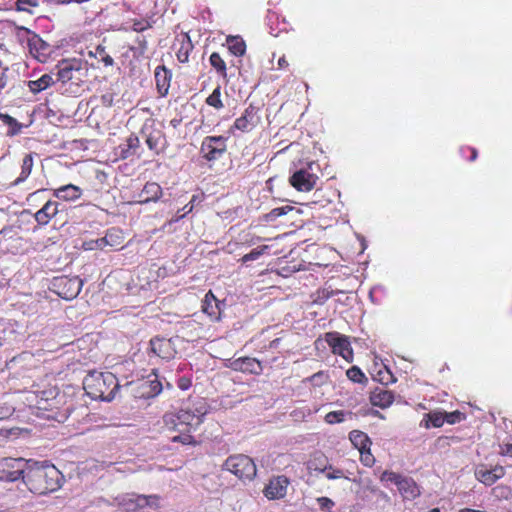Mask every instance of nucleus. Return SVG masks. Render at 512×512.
I'll list each match as a JSON object with an SVG mask.
<instances>
[{
	"label": "nucleus",
	"instance_id": "40",
	"mask_svg": "<svg viewBox=\"0 0 512 512\" xmlns=\"http://www.w3.org/2000/svg\"><path fill=\"white\" fill-rule=\"evenodd\" d=\"M346 375L349 380L355 383H364L367 381V377L358 366H352L346 371Z\"/></svg>",
	"mask_w": 512,
	"mask_h": 512
},
{
	"label": "nucleus",
	"instance_id": "23",
	"mask_svg": "<svg viewBox=\"0 0 512 512\" xmlns=\"http://www.w3.org/2000/svg\"><path fill=\"white\" fill-rule=\"evenodd\" d=\"M163 194L161 186L156 182H147L139 194L138 203L157 202Z\"/></svg>",
	"mask_w": 512,
	"mask_h": 512
},
{
	"label": "nucleus",
	"instance_id": "43",
	"mask_svg": "<svg viewBox=\"0 0 512 512\" xmlns=\"http://www.w3.org/2000/svg\"><path fill=\"white\" fill-rule=\"evenodd\" d=\"M466 416L464 413H462L459 410H455L452 412H445V422L448 424H456L460 423L461 421L465 420Z\"/></svg>",
	"mask_w": 512,
	"mask_h": 512
},
{
	"label": "nucleus",
	"instance_id": "42",
	"mask_svg": "<svg viewBox=\"0 0 512 512\" xmlns=\"http://www.w3.org/2000/svg\"><path fill=\"white\" fill-rule=\"evenodd\" d=\"M39 6L38 0H17L16 10L21 12L33 13V9Z\"/></svg>",
	"mask_w": 512,
	"mask_h": 512
},
{
	"label": "nucleus",
	"instance_id": "51",
	"mask_svg": "<svg viewBox=\"0 0 512 512\" xmlns=\"http://www.w3.org/2000/svg\"><path fill=\"white\" fill-rule=\"evenodd\" d=\"M317 502L322 510L331 509L334 506V502L328 497H319Z\"/></svg>",
	"mask_w": 512,
	"mask_h": 512
},
{
	"label": "nucleus",
	"instance_id": "4",
	"mask_svg": "<svg viewBox=\"0 0 512 512\" xmlns=\"http://www.w3.org/2000/svg\"><path fill=\"white\" fill-rule=\"evenodd\" d=\"M222 467L223 470L229 471L240 480H252L257 472L253 459L244 454L229 456Z\"/></svg>",
	"mask_w": 512,
	"mask_h": 512
},
{
	"label": "nucleus",
	"instance_id": "22",
	"mask_svg": "<svg viewBox=\"0 0 512 512\" xmlns=\"http://www.w3.org/2000/svg\"><path fill=\"white\" fill-rule=\"evenodd\" d=\"M155 496L145 495H132L123 499L122 505L127 512H137L138 509H143L152 504V500H156Z\"/></svg>",
	"mask_w": 512,
	"mask_h": 512
},
{
	"label": "nucleus",
	"instance_id": "1",
	"mask_svg": "<svg viewBox=\"0 0 512 512\" xmlns=\"http://www.w3.org/2000/svg\"><path fill=\"white\" fill-rule=\"evenodd\" d=\"M207 409L204 406L195 410L180 409L176 412H166L162 416V428L167 432H175L170 437L171 442L182 445L197 446L199 442L192 435L204 421Z\"/></svg>",
	"mask_w": 512,
	"mask_h": 512
},
{
	"label": "nucleus",
	"instance_id": "30",
	"mask_svg": "<svg viewBox=\"0 0 512 512\" xmlns=\"http://www.w3.org/2000/svg\"><path fill=\"white\" fill-rule=\"evenodd\" d=\"M228 50L235 56H243L246 52L245 41L240 36H229L226 39Z\"/></svg>",
	"mask_w": 512,
	"mask_h": 512
},
{
	"label": "nucleus",
	"instance_id": "52",
	"mask_svg": "<svg viewBox=\"0 0 512 512\" xmlns=\"http://www.w3.org/2000/svg\"><path fill=\"white\" fill-rule=\"evenodd\" d=\"M462 153L465 155L466 152L469 153V155L467 156V159L469 161H475L477 159V156H478V152H477V149L476 148H473V147H463L461 149Z\"/></svg>",
	"mask_w": 512,
	"mask_h": 512
},
{
	"label": "nucleus",
	"instance_id": "5",
	"mask_svg": "<svg viewBox=\"0 0 512 512\" xmlns=\"http://www.w3.org/2000/svg\"><path fill=\"white\" fill-rule=\"evenodd\" d=\"M324 340L331 348V352L334 355L342 357L347 362L353 361L354 352L349 336L332 331L324 334Z\"/></svg>",
	"mask_w": 512,
	"mask_h": 512
},
{
	"label": "nucleus",
	"instance_id": "48",
	"mask_svg": "<svg viewBox=\"0 0 512 512\" xmlns=\"http://www.w3.org/2000/svg\"><path fill=\"white\" fill-rule=\"evenodd\" d=\"M151 27L147 20H135L132 24V30L136 32H143Z\"/></svg>",
	"mask_w": 512,
	"mask_h": 512
},
{
	"label": "nucleus",
	"instance_id": "49",
	"mask_svg": "<svg viewBox=\"0 0 512 512\" xmlns=\"http://www.w3.org/2000/svg\"><path fill=\"white\" fill-rule=\"evenodd\" d=\"M100 103L104 107H112L114 104V94L107 92L100 97Z\"/></svg>",
	"mask_w": 512,
	"mask_h": 512
},
{
	"label": "nucleus",
	"instance_id": "19",
	"mask_svg": "<svg viewBox=\"0 0 512 512\" xmlns=\"http://www.w3.org/2000/svg\"><path fill=\"white\" fill-rule=\"evenodd\" d=\"M156 89L161 97H165L170 88L172 72L164 65L157 66L154 71Z\"/></svg>",
	"mask_w": 512,
	"mask_h": 512
},
{
	"label": "nucleus",
	"instance_id": "45",
	"mask_svg": "<svg viewBox=\"0 0 512 512\" xmlns=\"http://www.w3.org/2000/svg\"><path fill=\"white\" fill-rule=\"evenodd\" d=\"M360 461L366 467H372L375 464V457L371 453V448L359 451Z\"/></svg>",
	"mask_w": 512,
	"mask_h": 512
},
{
	"label": "nucleus",
	"instance_id": "10",
	"mask_svg": "<svg viewBox=\"0 0 512 512\" xmlns=\"http://www.w3.org/2000/svg\"><path fill=\"white\" fill-rule=\"evenodd\" d=\"M56 293L65 300L77 297L82 289V280L78 277H61L55 280Z\"/></svg>",
	"mask_w": 512,
	"mask_h": 512
},
{
	"label": "nucleus",
	"instance_id": "18",
	"mask_svg": "<svg viewBox=\"0 0 512 512\" xmlns=\"http://www.w3.org/2000/svg\"><path fill=\"white\" fill-rule=\"evenodd\" d=\"M60 204L57 201L48 200L41 209L34 213V219L39 226H46L59 213Z\"/></svg>",
	"mask_w": 512,
	"mask_h": 512
},
{
	"label": "nucleus",
	"instance_id": "47",
	"mask_svg": "<svg viewBox=\"0 0 512 512\" xmlns=\"http://www.w3.org/2000/svg\"><path fill=\"white\" fill-rule=\"evenodd\" d=\"M326 477L330 480L340 479L344 477V472L341 469H334L331 465L327 466Z\"/></svg>",
	"mask_w": 512,
	"mask_h": 512
},
{
	"label": "nucleus",
	"instance_id": "36",
	"mask_svg": "<svg viewBox=\"0 0 512 512\" xmlns=\"http://www.w3.org/2000/svg\"><path fill=\"white\" fill-rule=\"evenodd\" d=\"M57 68H58L57 81L66 83L73 78L74 68L69 62H67V61L61 62L57 66Z\"/></svg>",
	"mask_w": 512,
	"mask_h": 512
},
{
	"label": "nucleus",
	"instance_id": "7",
	"mask_svg": "<svg viewBox=\"0 0 512 512\" xmlns=\"http://www.w3.org/2000/svg\"><path fill=\"white\" fill-rule=\"evenodd\" d=\"M28 462L23 458H4L0 460V480L13 482L23 479Z\"/></svg>",
	"mask_w": 512,
	"mask_h": 512
},
{
	"label": "nucleus",
	"instance_id": "6",
	"mask_svg": "<svg viewBox=\"0 0 512 512\" xmlns=\"http://www.w3.org/2000/svg\"><path fill=\"white\" fill-rule=\"evenodd\" d=\"M131 386L135 397L140 399L154 398L159 395L163 389L155 369H153L152 373L146 378L131 383Z\"/></svg>",
	"mask_w": 512,
	"mask_h": 512
},
{
	"label": "nucleus",
	"instance_id": "25",
	"mask_svg": "<svg viewBox=\"0 0 512 512\" xmlns=\"http://www.w3.org/2000/svg\"><path fill=\"white\" fill-rule=\"evenodd\" d=\"M398 491L405 499H415L420 495L417 483L410 477L403 476L398 483Z\"/></svg>",
	"mask_w": 512,
	"mask_h": 512
},
{
	"label": "nucleus",
	"instance_id": "46",
	"mask_svg": "<svg viewBox=\"0 0 512 512\" xmlns=\"http://www.w3.org/2000/svg\"><path fill=\"white\" fill-rule=\"evenodd\" d=\"M403 476L399 473L393 472V471H384L380 476L381 482H392L396 486H398L399 481L401 480Z\"/></svg>",
	"mask_w": 512,
	"mask_h": 512
},
{
	"label": "nucleus",
	"instance_id": "37",
	"mask_svg": "<svg viewBox=\"0 0 512 512\" xmlns=\"http://www.w3.org/2000/svg\"><path fill=\"white\" fill-rule=\"evenodd\" d=\"M0 120L7 126H9V130L7 132L8 136H15L20 133L22 129V125L12 116L4 113H0Z\"/></svg>",
	"mask_w": 512,
	"mask_h": 512
},
{
	"label": "nucleus",
	"instance_id": "13",
	"mask_svg": "<svg viewBox=\"0 0 512 512\" xmlns=\"http://www.w3.org/2000/svg\"><path fill=\"white\" fill-rule=\"evenodd\" d=\"M149 344L150 352L163 360H171L177 354V350L170 339L153 337Z\"/></svg>",
	"mask_w": 512,
	"mask_h": 512
},
{
	"label": "nucleus",
	"instance_id": "55",
	"mask_svg": "<svg viewBox=\"0 0 512 512\" xmlns=\"http://www.w3.org/2000/svg\"><path fill=\"white\" fill-rule=\"evenodd\" d=\"M193 210V204L192 203H187L184 207H183V211H184V214L182 215H178L175 219V221H178L180 219H182L186 214L192 212Z\"/></svg>",
	"mask_w": 512,
	"mask_h": 512
},
{
	"label": "nucleus",
	"instance_id": "60",
	"mask_svg": "<svg viewBox=\"0 0 512 512\" xmlns=\"http://www.w3.org/2000/svg\"><path fill=\"white\" fill-rule=\"evenodd\" d=\"M459 512H487V511L475 510V509H471V508H462V509L459 510Z\"/></svg>",
	"mask_w": 512,
	"mask_h": 512
},
{
	"label": "nucleus",
	"instance_id": "9",
	"mask_svg": "<svg viewBox=\"0 0 512 512\" xmlns=\"http://www.w3.org/2000/svg\"><path fill=\"white\" fill-rule=\"evenodd\" d=\"M225 367L236 372H241L251 375H261L263 372L262 362L254 357H239L236 359H228L225 362Z\"/></svg>",
	"mask_w": 512,
	"mask_h": 512
},
{
	"label": "nucleus",
	"instance_id": "62",
	"mask_svg": "<svg viewBox=\"0 0 512 512\" xmlns=\"http://www.w3.org/2000/svg\"><path fill=\"white\" fill-rule=\"evenodd\" d=\"M197 199L198 197L196 195H193L189 203H192L194 205Z\"/></svg>",
	"mask_w": 512,
	"mask_h": 512
},
{
	"label": "nucleus",
	"instance_id": "58",
	"mask_svg": "<svg viewBox=\"0 0 512 512\" xmlns=\"http://www.w3.org/2000/svg\"><path fill=\"white\" fill-rule=\"evenodd\" d=\"M308 468H309V469H311V470L317 471V472H322V473H324V472H326V471H327V465H323V466H321V467H320V465H317V466H316V465L314 464V462H311V463L309 464V467H308Z\"/></svg>",
	"mask_w": 512,
	"mask_h": 512
},
{
	"label": "nucleus",
	"instance_id": "50",
	"mask_svg": "<svg viewBox=\"0 0 512 512\" xmlns=\"http://www.w3.org/2000/svg\"><path fill=\"white\" fill-rule=\"evenodd\" d=\"M83 247L85 250L103 249V245H100V238L84 242Z\"/></svg>",
	"mask_w": 512,
	"mask_h": 512
},
{
	"label": "nucleus",
	"instance_id": "63",
	"mask_svg": "<svg viewBox=\"0 0 512 512\" xmlns=\"http://www.w3.org/2000/svg\"><path fill=\"white\" fill-rule=\"evenodd\" d=\"M2 345V343L0 342V346Z\"/></svg>",
	"mask_w": 512,
	"mask_h": 512
},
{
	"label": "nucleus",
	"instance_id": "57",
	"mask_svg": "<svg viewBox=\"0 0 512 512\" xmlns=\"http://www.w3.org/2000/svg\"><path fill=\"white\" fill-rule=\"evenodd\" d=\"M277 65H278V69H287L289 67V62L286 59L285 55H283L282 57H280L278 59Z\"/></svg>",
	"mask_w": 512,
	"mask_h": 512
},
{
	"label": "nucleus",
	"instance_id": "44",
	"mask_svg": "<svg viewBox=\"0 0 512 512\" xmlns=\"http://www.w3.org/2000/svg\"><path fill=\"white\" fill-rule=\"evenodd\" d=\"M95 56L98 57L105 66H112L114 64L113 58L106 52V49L103 46H98L96 48Z\"/></svg>",
	"mask_w": 512,
	"mask_h": 512
},
{
	"label": "nucleus",
	"instance_id": "21",
	"mask_svg": "<svg viewBox=\"0 0 512 512\" xmlns=\"http://www.w3.org/2000/svg\"><path fill=\"white\" fill-rule=\"evenodd\" d=\"M202 311L207 314L211 320L217 321L221 316L220 301L215 297L213 292L209 290L202 302Z\"/></svg>",
	"mask_w": 512,
	"mask_h": 512
},
{
	"label": "nucleus",
	"instance_id": "59",
	"mask_svg": "<svg viewBox=\"0 0 512 512\" xmlns=\"http://www.w3.org/2000/svg\"><path fill=\"white\" fill-rule=\"evenodd\" d=\"M182 123V118L181 117H175L173 119L170 120V125L174 128V129H177Z\"/></svg>",
	"mask_w": 512,
	"mask_h": 512
},
{
	"label": "nucleus",
	"instance_id": "3",
	"mask_svg": "<svg viewBox=\"0 0 512 512\" xmlns=\"http://www.w3.org/2000/svg\"><path fill=\"white\" fill-rule=\"evenodd\" d=\"M116 376L111 372H90L83 380V388L94 400L111 401L119 389Z\"/></svg>",
	"mask_w": 512,
	"mask_h": 512
},
{
	"label": "nucleus",
	"instance_id": "26",
	"mask_svg": "<svg viewBox=\"0 0 512 512\" xmlns=\"http://www.w3.org/2000/svg\"><path fill=\"white\" fill-rule=\"evenodd\" d=\"M81 195V188L74 184L63 185L53 191L54 197L64 201H75L79 199Z\"/></svg>",
	"mask_w": 512,
	"mask_h": 512
},
{
	"label": "nucleus",
	"instance_id": "54",
	"mask_svg": "<svg viewBox=\"0 0 512 512\" xmlns=\"http://www.w3.org/2000/svg\"><path fill=\"white\" fill-rule=\"evenodd\" d=\"M177 385L181 390H187L191 386V381L187 378H180Z\"/></svg>",
	"mask_w": 512,
	"mask_h": 512
},
{
	"label": "nucleus",
	"instance_id": "2",
	"mask_svg": "<svg viewBox=\"0 0 512 512\" xmlns=\"http://www.w3.org/2000/svg\"><path fill=\"white\" fill-rule=\"evenodd\" d=\"M64 477L62 473L48 462H36L29 465L23 481L34 494L45 495L61 488Z\"/></svg>",
	"mask_w": 512,
	"mask_h": 512
},
{
	"label": "nucleus",
	"instance_id": "8",
	"mask_svg": "<svg viewBox=\"0 0 512 512\" xmlns=\"http://www.w3.org/2000/svg\"><path fill=\"white\" fill-rule=\"evenodd\" d=\"M227 138L224 136H206L200 147L202 157L207 161L220 159L227 151Z\"/></svg>",
	"mask_w": 512,
	"mask_h": 512
},
{
	"label": "nucleus",
	"instance_id": "16",
	"mask_svg": "<svg viewBox=\"0 0 512 512\" xmlns=\"http://www.w3.org/2000/svg\"><path fill=\"white\" fill-rule=\"evenodd\" d=\"M504 475L505 469L500 465H496L490 469H488L485 465H479L475 470V476L477 480L486 486L493 485L499 479L504 477Z\"/></svg>",
	"mask_w": 512,
	"mask_h": 512
},
{
	"label": "nucleus",
	"instance_id": "33",
	"mask_svg": "<svg viewBox=\"0 0 512 512\" xmlns=\"http://www.w3.org/2000/svg\"><path fill=\"white\" fill-rule=\"evenodd\" d=\"M28 47L30 53L39 58L41 55H44V51L47 50L48 46L38 35L33 34L28 39Z\"/></svg>",
	"mask_w": 512,
	"mask_h": 512
},
{
	"label": "nucleus",
	"instance_id": "15",
	"mask_svg": "<svg viewBox=\"0 0 512 512\" xmlns=\"http://www.w3.org/2000/svg\"><path fill=\"white\" fill-rule=\"evenodd\" d=\"M173 49L175 50L176 58L180 63L186 64L189 62V57L194 49V45L187 32H181L176 35Z\"/></svg>",
	"mask_w": 512,
	"mask_h": 512
},
{
	"label": "nucleus",
	"instance_id": "31",
	"mask_svg": "<svg viewBox=\"0 0 512 512\" xmlns=\"http://www.w3.org/2000/svg\"><path fill=\"white\" fill-rule=\"evenodd\" d=\"M54 83L53 78L49 74L42 75L37 80H31L28 82V87L30 91L34 94H37L47 88H49Z\"/></svg>",
	"mask_w": 512,
	"mask_h": 512
},
{
	"label": "nucleus",
	"instance_id": "56",
	"mask_svg": "<svg viewBox=\"0 0 512 512\" xmlns=\"http://www.w3.org/2000/svg\"><path fill=\"white\" fill-rule=\"evenodd\" d=\"M280 342H281V338H276V339H274V340L270 341L268 345H265V346L263 347V349H264V350H268V349H276V348H278V346H279Z\"/></svg>",
	"mask_w": 512,
	"mask_h": 512
},
{
	"label": "nucleus",
	"instance_id": "27",
	"mask_svg": "<svg viewBox=\"0 0 512 512\" xmlns=\"http://www.w3.org/2000/svg\"><path fill=\"white\" fill-rule=\"evenodd\" d=\"M349 440L358 451L371 448L372 445V441L369 436L360 430H352L349 433Z\"/></svg>",
	"mask_w": 512,
	"mask_h": 512
},
{
	"label": "nucleus",
	"instance_id": "38",
	"mask_svg": "<svg viewBox=\"0 0 512 512\" xmlns=\"http://www.w3.org/2000/svg\"><path fill=\"white\" fill-rule=\"evenodd\" d=\"M205 103L213 107L216 110H221L224 108V103L221 98V86L218 85L212 93L206 98Z\"/></svg>",
	"mask_w": 512,
	"mask_h": 512
},
{
	"label": "nucleus",
	"instance_id": "61",
	"mask_svg": "<svg viewBox=\"0 0 512 512\" xmlns=\"http://www.w3.org/2000/svg\"><path fill=\"white\" fill-rule=\"evenodd\" d=\"M6 85V78L2 75L0 77V89L4 88Z\"/></svg>",
	"mask_w": 512,
	"mask_h": 512
},
{
	"label": "nucleus",
	"instance_id": "14",
	"mask_svg": "<svg viewBox=\"0 0 512 512\" xmlns=\"http://www.w3.org/2000/svg\"><path fill=\"white\" fill-rule=\"evenodd\" d=\"M317 180L318 177L315 174L306 169H300L292 174L289 182L297 191L309 192L315 187Z\"/></svg>",
	"mask_w": 512,
	"mask_h": 512
},
{
	"label": "nucleus",
	"instance_id": "12",
	"mask_svg": "<svg viewBox=\"0 0 512 512\" xmlns=\"http://www.w3.org/2000/svg\"><path fill=\"white\" fill-rule=\"evenodd\" d=\"M289 484L290 480L288 477L284 475L274 476L265 486L263 494L269 500L282 499L287 494V488Z\"/></svg>",
	"mask_w": 512,
	"mask_h": 512
},
{
	"label": "nucleus",
	"instance_id": "35",
	"mask_svg": "<svg viewBox=\"0 0 512 512\" xmlns=\"http://www.w3.org/2000/svg\"><path fill=\"white\" fill-rule=\"evenodd\" d=\"M353 415L351 411H331L325 415L324 420L327 424L333 425L344 422L347 416L351 419Z\"/></svg>",
	"mask_w": 512,
	"mask_h": 512
},
{
	"label": "nucleus",
	"instance_id": "32",
	"mask_svg": "<svg viewBox=\"0 0 512 512\" xmlns=\"http://www.w3.org/2000/svg\"><path fill=\"white\" fill-rule=\"evenodd\" d=\"M423 422L424 427L427 429L430 428L431 426L435 428L442 427L443 424L445 423V412L431 411L425 414Z\"/></svg>",
	"mask_w": 512,
	"mask_h": 512
},
{
	"label": "nucleus",
	"instance_id": "41",
	"mask_svg": "<svg viewBox=\"0 0 512 512\" xmlns=\"http://www.w3.org/2000/svg\"><path fill=\"white\" fill-rule=\"evenodd\" d=\"M268 248H269V246H267V245L259 246L255 249L251 250L249 253L245 254L244 256H242L240 261L243 264H245L249 261L257 260L260 256L265 254V252L267 251Z\"/></svg>",
	"mask_w": 512,
	"mask_h": 512
},
{
	"label": "nucleus",
	"instance_id": "11",
	"mask_svg": "<svg viewBox=\"0 0 512 512\" xmlns=\"http://www.w3.org/2000/svg\"><path fill=\"white\" fill-rule=\"evenodd\" d=\"M260 122L259 107L250 103L242 113V115L235 119L232 128L241 132H249Z\"/></svg>",
	"mask_w": 512,
	"mask_h": 512
},
{
	"label": "nucleus",
	"instance_id": "53",
	"mask_svg": "<svg viewBox=\"0 0 512 512\" xmlns=\"http://www.w3.org/2000/svg\"><path fill=\"white\" fill-rule=\"evenodd\" d=\"M500 453L505 456L512 457V443H506L501 446Z\"/></svg>",
	"mask_w": 512,
	"mask_h": 512
},
{
	"label": "nucleus",
	"instance_id": "24",
	"mask_svg": "<svg viewBox=\"0 0 512 512\" xmlns=\"http://www.w3.org/2000/svg\"><path fill=\"white\" fill-rule=\"evenodd\" d=\"M123 242V232L115 227L108 229L105 236L100 238V245H103V249L107 246L114 249L122 248Z\"/></svg>",
	"mask_w": 512,
	"mask_h": 512
},
{
	"label": "nucleus",
	"instance_id": "20",
	"mask_svg": "<svg viewBox=\"0 0 512 512\" xmlns=\"http://www.w3.org/2000/svg\"><path fill=\"white\" fill-rule=\"evenodd\" d=\"M394 398V393L384 387H377L370 393L371 404L382 409L389 407Z\"/></svg>",
	"mask_w": 512,
	"mask_h": 512
},
{
	"label": "nucleus",
	"instance_id": "28",
	"mask_svg": "<svg viewBox=\"0 0 512 512\" xmlns=\"http://www.w3.org/2000/svg\"><path fill=\"white\" fill-rule=\"evenodd\" d=\"M140 147V140L135 134H131L124 145H120V156L127 159L136 154L137 149Z\"/></svg>",
	"mask_w": 512,
	"mask_h": 512
},
{
	"label": "nucleus",
	"instance_id": "29",
	"mask_svg": "<svg viewBox=\"0 0 512 512\" xmlns=\"http://www.w3.org/2000/svg\"><path fill=\"white\" fill-rule=\"evenodd\" d=\"M34 165L32 153L26 154L22 160L20 175L14 180L13 185H19L24 182L31 174Z\"/></svg>",
	"mask_w": 512,
	"mask_h": 512
},
{
	"label": "nucleus",
	"instance_id": "34",
	"mask_svg": "<svg viewBox=\"0 0 512 512\" xmlns=\"http://www.w3.org/2000/svg\"><path fill=\"white\" fill-rule=\"evenodd\" d=\"M210 65L223 78H227L226 62L218 52H213L209 57Z\"/></svg>",
	"mask_w": 512,
	"mask_h": 512
},
{
	"label": "nucleus",
	"instance_id": "17",
	"mask_svg": "<svg viewBox=\"0 0 512 512\" xmlns=\"http://www.w3.org/2000/svg\"><path fill=\"white\" fill-rule=\"evenodd\" d=\"M141 133L145 136V142L148 148L155 154H160L166 146V138L160 129L152 128L150 130L143 128Z\"/></svg>",
	"mask_w": 512,
	"mask_h": 512
},
{
	"label": "nucleus",
	"instance_id": "39",
	"mask_svg": "<svg viewBox=\"0 0 512 512\" xmlns=\"http://www.w3.org/2000/svg\"><path fill=\"white\" fill-rule=\"evenodd\" d=\"M296 210L295 207L286 205L282 207H277L272 209L269 213L265 215L266 221H275L277 218L286 215L289 212Z\"/></svg>",
	"mask_w": 512,
	"mask_h": 512
}]
</instances>
